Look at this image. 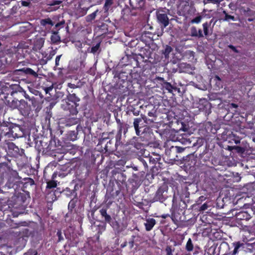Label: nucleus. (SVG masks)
<instances>
[{"label":"nucleus","mask_w":255,"mask_h":255,"mask_svg":"<svg viewBox=\"0 0 255 255\" xmlns=\"http://www.w3.org/2000/svg\"><path fill=\"white\" fill-rule=\"evenodd\" d=\"M52 145L55 146V148L49 151L48 153L47 154L49 155L55 159H68V157L67 156H66V158H64L65 155H67L68 154H75V153H73V150L72 149L68 148L69 146L67 145L66 147H65L64 145H62L60 140L55 136L51 138L50 140L49 145L47 146V148H49V150H51ZM68 159H82L79 157H74L71 158H68Z\"/></svg>","instance_id":"1"},{"label":"nucleus","mask_w":255,"mask_h":255,"mask_svg":"<svg viewBox=\"0 0 255 255\" xmlns=\"http://www.w3.org/2000/svg\"><path fill=\"white\" fill-rule=\"evenodd\" d=\"M24 128L18 125L5 122L0 124L1 137L4 136L5 140L13 141L16 138L22 137L24 134Z\"/></svg>","instance_id":"2"},{"label":"nucleus","mask_w":255,"mask_h":255,"mask_svg":"<svg viewBox=\"0 0 255 255\" xmlns=\"http://www.w3.org/2000/svg\"><path fill=\"white\" fill-rule=\"evenodd\" d=\"M129 145L132 146L137 150L140 149L139 153L136 154L137 157H133L134 158H137L138 159H143V158L147 157L149 155L148 151L144 149V147H145L144 143L141 141V138L139 137L134 136L128 142V144L126 146L127 155L131 154L130 151L128 150V148L127 147Z\"/></svg>","instance_id":"3"},{"label":"nucleus","mask_w":255,"mask_h":255,"mask_svg":"<svg viewBox=\"0 0 255 255\" xmlns=\"http://www.w3.org/2000/svg\"><path fill=\"white\" fill-rule=\"evenodd\" d=\"M233 150H236L243 158L247 157L253 154V150L250 148L249 145L247 142H246V145L243 147L227 145L226 147H223L221 154L223 156L228 158L231 156Z\"/></svg>","instance_id":"4"},{"label":"nucleus","mask_w":255,"mask_h":255,"mask_svg":"<svg viewBox=\"0 0 255 255\" xmlns=\"http://www.w3.org/2000/svg\"><path fill=\"white\" fill-rule=\"evenodd\" d=\"M1 178L3 182L6 181V185L10 186L14 183L15 180L19 179V176L16 171L6 167L5 172L1 173Z\"/></svg>","instance_id":"5"},{"label":"nucleus","mask_w":255,"mask_h":255,"mask_svg":"<svg viewBox=\"0 0 255 255\" xmlns=\"http://www.w3.org/2000/svg\"><path fill=\"white\" fill-rule=\"evenodd\" d=\"M6 152V155L9 157L22 159L23 155V149L19 148L13 142H10L7 144V149L5 150Z\"/></svg>","instance_id":"6"},{"label":"nucleus","mask_w":255,"mask_h":255,"mask_svg":"<svg viewBox=\"0 0 255 255\" xmlns=\"http://www.w3.org/2000/svg\"><path fill=\"white\" fill-rule=\"evenodd\" d=\"M108 157L105 156V152H103V150H100L95 148L94 149H86L83 158L84 159H97L99 158L100 159H104L105 157Z\"/></svg>","instance_id":"7"},{"label":"nucleus","mask_w":255,"mask_h":255,"mask_svg":"<svg viewBox=\"0 0 255 255\" xmlns=\"http://www.w3.org/2000/svg\"><path fill=\"white\" fill-rule=\"evenodd\" d=\"M16 92L10 89V94H8L7 98L5 99L4 104L12 109H18L19 101L13 99V96Z\"/></svg>","instance_id":"8"},{"label":"nucleus","mask_w":255,"mask_h":255,"mask_svg":"<svg viewBox=\"0 0 255 255\" xmlns=\"http://www.w3.org/2000/svg\"><path fill=\"white\" fill-rule=\"evenodd\" d=\"M176 67H174L172 69L173 73L179 72L190 73L192 70L191 65L186 63H178Z\"/></svg>","instance_id":"9"},{"label":"nucleus","mask_w":255,"mask_h":255,"mask_svg":"<svg viewBox=\"0 0 255 255\" xmlns=\"http://www.w3.org/2000/svg\"><path fill=\"white\" fill-rule=\"evenodd\" d=\"M117 146L118 145H116L114 140L112 139H110L107 141L104 147L105 156H110V158H112L111 155L113 154V152L117 148Z\"/></svg>","instance_id":"10"},{"label":"nucleus","mask_w":255,"mask_h":255,"mask_svg":"<svg viewBox=\"0 0 255 255\" xmlns=\"http://www.w3.org/2000/svg\"><path fill=\"white\" fill-rule=\"evenodd\" d=\"M158 22L163 27L169 24V18L167 14L163 10L159 11L156 13Z\"/></svg>","instance_id":"11"},{"label":"nucleus","mask_w":255,"mask_h":255,"mask_svg":"<svg viewBox=\"0 0 255 255\" xmlns=\"http://www.w3.org/2000/svg\"><path fill=\"white\" fill-rule=\"evenodd\" d=\"M22 74L31 76L34 78H37L38 77V74L37 72H35L30 68L24 67L21 69L15 70L13 71L14 75H20Z\"/></svg>","instance_id":"12"},{"label":"nucleus","mask_w":255,"mask_h":255,"mask_svg":"<svg viewBox=\"0 0 255 255\" xmlns=\"http://www.w3.org/2000/svg\"><path fill=\"white\" fill-rule=\"evenodd\" d=\"M63 106L64 110L69 111L70 114L73 116H76L78 113L77 107L79 106V104L66 101V104Z\"/></svg>","instance_id":"13"},{"label":"nucleus","mask_w":255,"mask_h":255,"mask_svg":"<svg viewBox=\"0 0 255 255\" xmlns=\"http://www.w3.org/2000/svg\"><path fill=\"white\" fill-rule=\"evenodd\" d=\"M17 109L22 115L26 116L29 114L30 107L27 102L25 101L24 100H21L19 101V104L18 105Z\"/></svg>","instance_id":"14"},{"label":"nucleus","mask_w":255,"mask_h":255,"mask_svg":"<svg viewBox=\"0 0 255 255\" xmlns=\"http://www.w3.org/2000/svg\"><path fill=\"white\" fill-rule=\"evenodd\" d=\"M153 133L149 132H142L139 138H141V141L144 143V146H148L152 143V136Z\"/></svg>","instance_id":"15"},{"label":"nucleus","mask_w":255,"mask_h":255,"mask_svg":"<svg viewBox=\"0 0 255 255\" xmlns=\"http://www.w3.org/2000/svg\"><path fill=\"white\" fill-rule=\"evenodd\" d=\"M28 140V144L30 146H32L34 144L35 147L38 146V148H40V146H41V148L39 149L40 150H41V149H44L42 142L41 140H38V139L34 136L32 135L31 137L29 136Z\"/></svg>","instance_id":"16"},{"label":"nucleus","mask_w":255,"mask_h":255,"mask_svg":"<svg viewBox=\"0 0 255 255\" xmlns=\"http://www.w3.org/2000/svg\"><path fill=\"white\" fill-rule=\"evenodd\" d=\"M173 49L168 45L163 46V49L161 50V53L162 57H164L166 60H168L169 54L172 52Z\"/></svg>","instance_id":"17"},{"label":"nucleus","mask_w":255,"mask_h":255,"mask_svg":"<svg viewBox=\"0 0 255 255\" xmlns=\"http://www.w3.org/2000/svg\"><path fill=\"white\" fill-rule=\"evenodd\" d=\"M52 35L50 37V40L52 44H57L61 42V37L58 34L57 30H52Z\"/></svg>","instance_id":"18"},{"label":"nucleus","mask_w":255,"mask_h":255,"mask_svg":"<svg viewBox=\"0 0 255 255\" xmlns=\"http://www.w3.org/2000/svg\"><path fill=\"white\" fill-rule=\"evenodd\" d=\"M68 94L67 95L66 97V100L68 102L74 103H77L79 104V102L80 101V99L75 94L72 93L73 92V91H71L70 93L68 91Z\"/></svg>","instance_id":"19"},{"label":"nucleus","mask_w":255,"mask_h":255,"mask_svg":"<svg viewBox=\"0 0 255 255\" xmlns=\"http://www.w3.org/2000/svg\"><path fill=\"white\" fill-rule=\"evenodd\" d=\"M156 224V221L153 218H147L145 220L144 225L147 231H150Z\"/></svg>","instance_id":"20"},{"label":"nucleus","mask_w":255,"mask_h":255,"mask_svg":"<svg viewBox=\"0 0 255 255\" xmlns=\"http://www.w3.org/2000/svg\"><path fill=\"white\" fill-rule=\"evenodd\" d=\"M145 0H135V2L133 5H132V3L133 2L130 0V3L135 9H141L144 6Z\"/></svg>","instance_id":"21"},{"label":"nucleus","mask_w":255,"mask_h":255,"mask_svg":"<svg viewBox=\"0 0 255 255\" xmlns=\"http://www.w3.org/2000/svg\"><path fill=\"white\" fill-rule=\"evenodd\" d=\"M30 150L28 148L26 150V153L24 152V150L23 149V155H22V159H31L33 156V154L35 155L36 154L37 152L35 148L33 149V153L32 152L30 153Z\"/></svg>","instance_id":"22"},{"label":"nucleus","mask_w":255,"mask_h":255,"mask_svg":"<svg viewBox=\"0 0 255 255\" xmlns=\"http://www.w3.org/2000/svg\"><path fill=\"white\" fill-rule=\"evenodd\" d=\"M77 132L74 130H70L66 134V139L69 141H74L77 139Z\"/></svg>","instance_id":"23"},{"label":"nucleus","mask_w":255,"mask_h":255,"mask_svg":"<svg viewBox=\"0 0 255 255\" xmlns=\"http://www.w3.org/2000/svg\"><path fill=\"white\" fill-rule=\"evenodd\" d=\"M8 94H10V89L5 88L0 91V100H2L3 103L5 99L7 98Z\"/></svg>","instance_id":"24"},{"label":"nucleus","mask_w":255,"mask_h":255,"mask_svg":"<svg viewBox=\"0 0 255 255\" xmlns=\"http://www.w3.org/2000/svg\"><path fill=\"white\" fill-rule=\"evenodd\" d=\"M142 122V119L140 118H135L134 119L133 121V126L136 132V134L137 135H139L140 130H139V123Z\"/></svg>","instance_id":"25"},{"label":"nucleus","mask_w":255,"mask_h":255,"mask_svg":"<svg viewBox=\"0 0 255 255\" xmlns=\"http://www.w3.org/2000/svg\"><path fill=\"white\" fill-rule=\"evenodd\" d=\"M79 122V119L76 117L68 118L66 122V125L67 126H72L77 124Z\"/></svg>","instance_id":"26"},{"label":"nucleus","mask_w":255,"mask_h":255,"mask_svg":"<svg viewBox=\"0 0 255 255\" xmlns=\"http://www.w3.org/2000/svg\"><path fill=\"white\" fill-rule=\"evenodd\" d=\"M110 134H113L112 132H110L109 133H103L101 138L99 139L98 146L100 145H102L108 139H109V135Z\"/></svg>","instance_id":"27"},{"label":"nucleus","mask_w":255,"mask_h":255,"mask_svg":"<svg viewBox=\"0 0 255 255\" xmlns=\"http://www.w3.org/2000/svg\"><path fill=\"white\" fill-rule=\"evenodd\" d=\"M100 212L101 215L105 218V221L108 223H110L111 220V217L107 214L106 209L103 208L100 210Z\"/></svg>","instance_id":"28"},{"label":"nucleus","mask_w":255,"mask_h":255,"mask_svg":"<svg viewBox=\"0 0 255 255\" xmlns=\"http://www.w3.org/2000/svg\"><path fill=\"white\" fill-rule=\"evenodd\" d=\"M128 125L127 124L123 123L122 124H121V125H119L118 127V131L120 132H122L123 131L124 132V133L125 134L126 132L128 131Z\"/></svg>","instance_id":"29"},{"label":"nucleus","mask_w":255,"mask_h":255,"mask_svg":"<svg viewBox=\"0 0 255 255\" xmlns=\"http://www.w3.org/2000/svg\"><path fill=\"white\" fill-rule=\"evenodd\" d=\"M163 88L168 91L169 93H172L173 92V89H174L173 86L169 82H164L162 84Z\"/></svg>","instance_id":"30"},{"label":"nucleus","mask_w":255,"mask_h":255,"mask_svg":"<svg viewBox=\"0 0 255 255\" xmlns=\"http://www.w3.org/2000/svg\"><path fill=\"white\" fill-rule=\"evenodd\" d=\"M233 245L234 247V250L232 253V255H236L239 252V248L243 245V244L238 242L233 243Z\"/></svg>","instance_id":"31"},{"label":"nucleus","mask_w":255,"mask_h":255,"mask_svg":"<svg viewBox=\"0 0 255 255\" xmlns=\"http://www.w3.org/2000/svg\"><path fill=\"white\" fill-rule=\"evenodd\" d=\"M41 24L43 26H45L46 24H49L51 26H53L54 25V22L52 21V20L50 18H48L42 19L41 21Z\"/></svg>","instance_id":"32"},{"label":"nucleus","mask_w":255,"mask_h":255,"mask_svg":"<svg viewBox=\"0 0 255 255\" xmlns=\"http://www.w3.org/2000/svg\"><path fill=\"white\" fill-rule=\"evenodd\" d=\"M184 150V149L183 148H182V147H178V146H175V147H173L172 146L170 149L169 150V152L170 153H180V152H182V151H183Z\"/></svg>","instance_id":"33"},{"label":"nucleus","mask_w":255,"mask_h":255,"mask_svg":"<svg viewBox=\"0 0 255 255\" xmlns=\"http://www.w3.org/2000/svg\"><path fill=\"white\" fill-rule=\"evenodd\" d=\"M55 53H56V52L55 50L51 51L50 52L49 55L47 56V57H46V60H42L41 64H46L47 62L48 61H49L51 59H52V58H53V56L55 54Z\"/></svg>","instance_id":"34"},{"label":"nucleus","mask_w":255,"mask_h":255,"mask_svg":"<svg viewBox=\"0 0 255 255\" xmlns=\"http://www.w3.org/2000/svg\"><path fill=\"white\" fill-rule=\"evenodd\" d=\"M211 22L208 23V22H206L203 24V28L204 33L205 36H208L209 35V27L210 26Z\"/></svg>","instance_id":"35"},{"label":"nucleus","mask_w":255,"mask_h":255,"mask_svg":"<svg viewBox=\"0 0 255 255\" xmlns=\"http://www.w3.org/2000/svg\"><path fill=\"white\" fill-rule=\"evenodd\" d=\"M162 191L161 190H158L156 193V195L155 196V199L156 201H162L163 200V197L162 196Z\"/></svg>","instance_id":"36"},{"label":"nucleus","mask_w":255,"mask_h":255,"mask_svg":"<svg viewBox=\"0 0 255 255\" xmlns=\"http://www.w3.org/2000/svg\"><path fill=\"white\" fill-rule=\"evenodd\" d=\"M100 44L101 43L99 42L96 44V45L93 46L91 47L90 52L93 54H95L98 51H100Z\"/></svg>","instance_id":"37"},{"label":"nucleus","mask_w":255,"mask_h":255,"mask_svg":"<svg viewBox=\"0 0 255 255\" xmlns=\"http://www.w3.org/2000/svg\"><path fill=\"white\" fill-rule=\"evenodd\" d=\"M65 23V20L63 19L62 20L60 21V22L57 23L55 25V27H54V29H55V30H57L58 31L61 28L64 27Z\"/></svg>","instance_id":"38"},{"label":"nucleus","mask_w":255,"mask_h":255,"mask_svg":"<svg viewBox=\"0 0 255 255\" xmlns=\"http://www.w3.org/2000/svg\"><path fill=\"white\" fill-rule=\"evenodd\" d=\"M113 3V0H106L105 3L104 5V9L105 12H107L109 7Z\"/></svg>","instance_id":"39"},{"label":"nucleus","mask_w":255,"mask_h":255,"mask_svg":"<svg viewBox=\"0 0 255 255\" xmlns=\"http://www.w3.org/2000/svg\"><path fill=\"white\" fill-rule=\"evenodd\" d=\"M186 249L188 252H191L193 250V245L191 239H189L186 243Z\"/></svg>","instance_id":"40"},{"label":"nucleus","mask_w":255,"mask_h":255,"mask_svg":"<svg viewBox=\"0 0 255 255\" xmlns=\"http://www.w3.org/2000/svg\"><path fill=\"white\" fill-rule=\"evenodd\" d=\"M97 11H98V10H97L95 11L92 13L91 14L87 15L86 17V21L88 22H90V21H92L93 20H94L96 16V14H97Z\"/></svg>","instance_id":"41"},{"label":"nucleus","mask_w":255,"mask_h":255,"mask_svg":"<svg viewBox=\"0 0 255 255\" xmlns=\"http://www.w3.org/2000/svg\"><path fill=\"white\" fill-rule=\"evenodd\" d=\"M57 186V183L56 181L51 180L47 182L46 188L48 189H51L55 188Z\"/></svg>","instance_id":"42"},{"label":"nucleus","mask_w":255,"mask_h":255,"mask_svg":"<svg viewBox=\"0 0 255 255\" xmlns=\"http://www.w3.org/2000/svg\"><path fill=\"white\" fill-rule=\"evenodd\" d=\"M202 18H203L202 16L198 15L196 17H195V18H193L191 20L190 23L192 24H194V23L198 24L201 21V20Z\"/></svg>","instance_id":"43"},{"label":"nucleus","mask_w":255,"mask_h":255,"mask_svg":"<svg viewBox=\"0 0 255 255\" xmlns=\"http://www.w3.org/2000/svg\"><path fill=\"white\" fill-rule=\"evenodd\" d=\"M223 13L225 15L224 20L228 21L229 19L235 20V17L234 16L228 14L225 10H224Z\"/></svg>","instance_id":"44"},{"label":"nucleus","mask_w":255,"mask_h":255,"mask_svg":"<svg viewBox=\"0 0 255 255\" xmlns=\"http://www.w3.org/2000/svg\"><path fill=\"white\" fill-rule=\"evenodd\" d=\"M122 132H120L119 131L116 136V145H119L121 143V139L122 137Z\"/></svg>","instance_id":"45"},{"label":"nucleus","mask_w":255,"mask_h":255,"mask_svg":"<svg viewBox=\"0 0 255 255\" xmlns=\"http://www.w3.org/2000/svg\"><path fill=\"white\" fill-rule=\"evenodd\" d=\"M229 138H231L234 141V143L236 144H238L240 143L241 138L237 136H236L235 134H233L230 135Z\"/></svg>","instance_id":"46"},{"label":"nucleus","mask_w":255,"mask_h":255,"mask_svg":"<svg viewBox=\"0 0 255 255\" xmlns=\"http://www.w3.org/2000/svg\"><path fill=\"white\" fill-rule=\"evenodd\" d=\"M198 30L195 26H192L191 28V35L193 37H196Z\"/></svg>","instance_id":"47"},{"label":"nucleus","mask_w":255,"mask_h":255,"mask_svg":"<svg viewBox=\"0 0 255 255\" xmlns=\"http://www.w3.org/2000/svg\"><path fill=\"white\" fill-rule=\"evenodd\" d=\"M99 27L102 30H104L105 32H106L108 31V25L104 23H102L101 25L99 26Z\"/></svg>","instance_id":"48"},{"label":"nucleus","mask_w":255,"mask_h":255,"mask_svg":"<svg viewBox=\"0 0 255 255\" xmlns=\"http://www.w3.org/2000/svg\"><path fill=\"white\" fill-rule=\"evenodd\" d=\"M228 47L232 49L236 53H239L240 52V51L236 48V47L232 44L229 45Z\"/></svg>","instance_id":"49"},{"label":"nucleus","mask_w":255,"mask_h":255,"mask_svg":"<svg viewBox=\"0 0 255 255\" xmlns=\"http://www.w3.org/2000/svg\"><path fill=\"white\" fill-rule=\"evenodd\" d=\"M62 56V54L57 55L55 58V66H58L59 65V61L61 59V56Z\"/></svg>","instance_id":"50"},{"label":"nucleus","mask_w":255,"mask_h":255,"mask_svg":"<svg viewBox=\"0 0 255 255\" xmlns=\"http://www.w3.org/2000/svg\"><path fill=\"white\" fill-rule=\"evenodd\" d=\"M165 251L166 252L167 255H173L172 253V251L171 248L170 246H167L166 247V248L165 249Z\"/></svg>","instance_id":"51"},{"label":"nucleus","mask_w":255,"mask_h":255,"mask_svg":"<svg viewBox=\"0 0 255 255\" xmlns=\"http://www.w3.org/2000/svg\"><path fill=\"white\" fill-rule=\"evenodd\" d=\"M62 3V1L61 0H54L51 3L49 4L50 6H54L56 5H59Z\"/></svg>","instance_id":"52"},{"label":"nucleus","mask_w":255,"mask_h":255,"mask_svg":"<svg viewBox=\"0 0 255 255\" xmlns=\"http://www.w3.org/2000/svg\"><path fill=\"white\" fill-rule=\"evenodd\" d=\"M249 137L253 142H255V131L254 132H252L249 136Z\"/></svg>","instance_id":"53"},{"label":"nucleus","mask_w":255,"mask_h":255,"mask_svg":"<svg viewBox=\"0 0 255 255\" xmlns=\"http://www.w3.org/2000/svg\"><path fill=\"white\" fill-rule=\"evenodd\" d=\"M203 36H204L202 30L201 29L198 30L196 37L201 38L203 37Z\"/></svg>","instance_id":"54"},{"label":"nucleus","mask_w":255,"mask_h":255,"mask_svg":"<svg viewBox=\"0 0 255 255\" xmlns=\"http://www.w3.org/2000/svg\"><path fill=\"white\" fill-rule=\"evenodd\" d=\"M53 88V85H52L51 86H49V87H46L45 89H44V90H45V92L46 94L48 93L50 91H51V90H52Z\"/></svg>","instance_id":"55"},{"label":"nucleus","mask_w":255,"mask_h":255,"mask_svg":"<svg viewBox=\"0 0 255 255\" xmlns=\"http://www.w3.org/2000/svg\"><path fill=\"white\" fill-rule=\"evenodd\" d=\"M68 87L71 89H76L79 87V86L76 85L74 84L69 83L68 84Z\"/></svg>","instance_id":"56"},{"label":"nucleus","mask_w":255,"mask_h":255,"mask_svg":"<svg viewBox=\"0 0 255 255\" xmlns=\"http://www.w3.org/2000/svg\"><path fill=\"white\" fill-rule=\"evenodd\" d=\"M26 225V223L25 222H20L18 224H16V226L13 227V228H16L19 226H25Z\"/></svg>","instance_id":"57"},{"label":"nucleus","mask_w":255,"mask_h":255,"mask_svg":"<svg viewBox=\"0 0 255 255\" xmlns=\"http://www.w3.org/2000/svg\"><path fill=\"white\" fill-rule=\"evenodd\" d=\"M216 81H219V85H218V87H220V86L222 87V84L220 83H221V78L217 75H216L215 77V79H214Z\"/></svg>","instance_id":"58"},{"label":"nucleus","mask_w":255,"mask_h":255,"mask_svg":"<svg viewBox=\"0 0 255 255\" xmlns=\"http://www.w3.org/2000/svg\"><path fill=\"white\" fill-rule=\"evenodd\" d=\"M21 5L24 6H28L30 5V2L27 1H21Z\"/></svg>","instance_id":"59"},{"label":"nucleus","mask_w":255,"mask_h":255,"mask_svg":"<svg viewBox=\"0 0 255 255\" xmlns=\"http://www.w3.org/2000/svg\"><path fill=\"white\" fill-rule=\"evenodd\" d=\"M207 208H208L207 204L206 203H204L201 206L200 210L202 211H204V210H206L207 209Z\"/></svg>","instance_id":"60"},{"label":"nucleus","mask_w":255,"mask_h":255,"mask_svg":"<svg viewBox=\"0 0 255 255\" xmlns=\"http://www.w3.org/2000/svg\"><path fill=\"white\" fill-rule=\"evenodd\" d=\"M75 206V204H74V202L73 201H71L69 203V205H68V207L70 208H74Z\"/></svg>","instance_id":"61"},{"label":"nucleus","mask_w":255,"mask_h":255,"mask_svg":"<svg viewBox=\"0 0 255 255\" xmlns=\"http://www.w3.org/2000/svg\"><path fill=\"white\" fill-rule=\"evenodd\" d=\"M22 93H23V95L24 96V97L27 99H30V97L29 96H28V94H26V92L24 91H22Z\"/></svg>","instance_id":"62"},{"label":"nucleus","mask_w":255,"mask_h":255,"mask_svg":"<svg viewBox=\"0 0 255 255\" xmlns=\"http://www.w3.org/2000/svg\"><path fill=\"white\" fill-rule=\"evenodd\" d=\"M211 2L214 4H218L220 3V2L222 1V0H210Z\"/></svg>","instance_id":"63"},{"label":"nucleus","mask_w":255,"mask_h":255,"mask_svg":"<svg viewBox=\"0 0 255 255\" xmlns=\"http://www.w3.org/2000/svg\"><path fill=\"white\" fill-rule=\"evenodd\" d=\"M116 122L118 124V127L119 126V125H121V124H123L124 123L123 122H121L120 120L117 118H116Z\"/></svg>","instance_id":"64"}]
</instances>
